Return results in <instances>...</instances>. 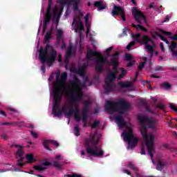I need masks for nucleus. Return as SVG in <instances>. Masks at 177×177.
<instances>
[{"instance_id": "13", "label": "nucleus", "mask_w": 177, "mask_h": 177, "mask_svg": "<svg viewBox=\"0 0 177 177\" xmlns=\"http://www.w3.org/2000/svg\"><path fill=\"white\" fill-rule=\"evenodd\" d=\"M112 15L120 16L123 21H127V17H125V11H124V8L120 6H117L115 4L113 5V8L112 10Z\"/></svg>"}, {"instance_id": "27", "label": "nucleus", "mask_w": 177, "mask_h": 177, "mask_svg": "<svg viewBox=\"0 0 177 177\" xmlns=\"http://www.w3.org/2000/svg\"><path fill=\"white\" fill-rule=\"evenodd\" d=\"M165 164H167L165 161H162L158 160L156 164L157 171H161L162 169H164V167H165Z\"/></svg>"}, {"instance_id": "30", "label": "nucleus", "mask_w": 177, "mask_h": 177, "mask_svg": "<svg viewBox=\"0 0 177 177\" xmlns=\"http://www.w3.org/2000/svg\"><path fill=\"white\" fill-rule=\"evenodd\" d=\"M52 31L53 29L48 30L44 36V41L46 43L49 42L52 39Z\"/></svg>"}, {"instance_id": "8", "label": "nucleus", "mask_w": 177, "mask_h": 177, "mask_svg": "<svg viewBox=\"0 0 177 177\" xmlns=\"http://www.w3.org/2000/svg\"><path fill=\"white\" fill-rule=\"evenodd\" d=\"M141 135L145 142L148 154L150 156L151 158H153L154 156V136L151 135L149 138L147 136V129L146 128V126H144L141 129Z\"/></svg>"}, {"instance_id": "24", "label": "nucleus", "mask_w": 177, "mask_h": 177, "mask_svg": "<svg viewBox=\"0 0 177 177\" xmlns=\"http://www.w3.org/2000/svg\"><path fill=\"white\" fill-rule=\"evenodd\" d=\"M66 57L64 59V63H68V59L71 57L73 55V46H69L68 48L66 50Z\"/></svg>"}, {"instance_id": "20", "label": "nucleus", "mask_w": 177, "mask_h": 177, "mask_svg": "<svg viewBox=\"0 0 177 177\" xmlns=\"http://www.w3.org/2000/svg\"><path fill=\"white\" fill-rule=\"evenodd\" d=\"M93 56H100V53L97 51H92L91 49L88 50L87 54L86 55L87 60H91Z\"/></svg>"}, {"instance_id": "48", "label": "nucleus", "mask_w": 177, "mask_h": 177, "mask_svg": "<svg viewBox=\"0 0 177 177\" xmlns=\"http://www.w3.org/2000/svg\"><path fill=\"white\" fill-rule=\"evenodd\" d=\"M145 64H146V62H141L138 68V71H142L143 68H145Z\"/></svg>"}, {"instance_id": "51", "label": "nucleus", "mask_w": 177, "mask_h": 177, "mask_svg": "<svg viewBox=\"0 0 177 177\" xmlns=\"http://www.w3.org/2000/svg\"><path fill=\"white\" fill-rule=\"evenodd\" d=\"M125 60L127 62H131L132 60V55L131 54H126Z\"/></svg>"}, {"instance_id": "46", "label": "nucleus", "mask_w": 177, "mask_h": 177, "mask_svg": "<svg viewBox=\"0 0 177 177\" xmlns=\"http://www.w3.org/2000/svg\"><path fill=\"white\" fill-rule=\"evenodd\" d=\"M142 37V35L140 33H137L136 35H133V39H134V41H139L140 38Z\"/></svg>"}, {"instance_id": "2", "label": "nucleus", "mask_w": 177, "mask_h": 177, "mask_svg": "<svg viewBox=\"0 0 177 177\" xmlns=\"http://www.w3.org/2000/svg\"><path fill=\"white\" fill-rule=\"evenodd\" d=\"M84 88H86V83L81 82L80 79L74 77L73 81L70 82L68 87L65 89V95L72 103H80L83 97L80 91H82Z\"/></svg>"}, {"instance_id": "61", "label": "nucleus", "mask_w": 177, "mask_h": 177, "mask_svg": "<svg viewBox=\"0 0 177 177\" xmlns=\"http://www.w3.org/2000/svg\"><path fill=\"white\" fill-rule=\"evenodd\" d=\"M30 135H32V136L35 138V139L38 138V134H37V133L34 131H30Z\"/></svg>"}, {"instance_id": "45", "label": "nucleus", "mask_w": 177, "mask_h": 177, "mask_svg": "<svg viewBox=\"0 0 177 177\" xmlns=\"http://www.w3.org/2000/svg\"><path fill=\"white\" fill-rule=\"evenodd\" d=\"M86 23V35H88V34H89V30H91V24L89 23V21H87L85 22Z\"/></svg>"}, {"instance_id": "41", "label": "nucleus", "mask_w": 177, "mask_h": 177, "mask_svg": "<svg viewBox=\"0 0 177 177\" xmlns=\"http://www.w3.org/2000/svg\"><path fill=\"white\" fill-rule=\"evenodd\" d=\"M52 5H53V1L48 0V6L46 10L47 12H50L51 10L53 12V10H55L53 7H52Z\"/></svg>"}, {"instance_id": "43", "label": "nucleus", "mask_w": 177, "mask_h": 177, "mask_svg": "<svg viewBox=\"0 0 177 177\" xmlns=\"http://www.w3.org/2000/svg\"><path fill=\"white\" fill-rule=\"evenodd\" d=\"M99 124H100L99 120L94 121L93 123L91 125V129H95V128H97V127H99Z\"/></svg>"}, {"instance_id": "36", "label": "nucleus", "mask_w": 177, "mask_h": 177, "mask_svg": "<svg viewBox=\"0 0 177 177\" xmlns=\"http://www.w3.org/2000/svg\"><path fill=\"white\" fill-rule=\"evenodd\" d=\"M155 34L156 35H157V37H158V38L161 39V41H163V42H165V44H169V41H168L167 38L164 37V36H162V35L159 34L157 32H156Z\"/></svg>"}, {"instance_id": "55", "label": "nucleus", "mask_w": 177, "mask_h": 177, "mask_svg": "<svg viewBox=\"0 0 177 177\" xmlns=\"http://www.w3.org/2000/svg\"><path fill=\"white\" fill-rule=\"evenodd\" d=\"M140 103L142 104V106H144V107H147V102H146V100H141Z\"/></svg>"}, {"instance_id": "52", "label": "nucleus", "mask_w": 177, "mask_h": 177, "mask_svg": "<svg viewBox=\"0 0 177 177\" xmlns=\"http://www.w3.org/2000/svg\"><path fill=\"white\" fill-rule=\"evenodd\" d=\"M169 107H170V109H171V110H174V111L177 113V106H175L174 104H170Z\"/></svg>"}, {"instance_id": "29", "label": "nucleus", "mask_w": 177, "mask_h": 177, "mask_svg": "<svg viewBox=\"0 0 177 177\" xmlns=\"http://www.w3.org/2000/svg\"><path fill=\"white\" fill-rule=\"evenodd\" d=\"M118 85L120 88H131L132 83L130 82H119Z\"/></svg>"}, {"instance_id": "28", "label": "nucleus", "mask_w": 177, "mask_h": 177, "mask_svg": "<svg viewBox=\"0 0 177 177\" xmlns=\"http://www.w3.org/2000/svg\"><path fill=\"white\" fill-rule=\"evenodd\" d=\"M27 162H24L25 164H32V162H35V159H34V156L32 153H29L26 155Z\"/></svg>"}, {"instance_id": "44", "label": "nucleus", "mask_w": 177, "mask_h": 177, "mask_svg": "<svg viewBox=\"0 0 177 177\" xmlns=\"http://www.w3.org/2000/svg\"><path fill=\"white\" fill-rule=\"evenodd\" d=\"M74 132H75V136H80V127L75 126L74 127Z\"/></svg>"}, {"instance_id": "15", "label": "nucleus", "mask_w": 177, "mask_h": 177, "mask_svg": "<svg viewBox=\"0 0 177 177\" xmlns=\"http://www.w3.org/2000/svg\"><path fill=\"white\" fill-rule=\"evenodd\" d=\"M120 57V53L116 52L112 55V58L111 59L110 64L113 66V73H114L115 75L118 74V58Z\"/></svg>"}, {"instance_id": "62", "label": "nucleus", "mask_w": 177, "mask_h": 177, "mask_svg": "<svg viewBox=\"0 0 177 177\" xmlns=\"http://www.w3.org/2000/svg\"><path fill=\"white\" fill-rule=\"evenodd\" d=\"M160 47L162 52L164 53L165 52V48H164V44H162V42L160 43Z\"/></svg>"}, {"instance_id": "53", "label": "nucleus", "mask_w": 177, "mask_h": 177, "mask_svg": "<svg viewBox=\"0 0 177 177\" xmlns=\"http://www.w3.org/2000/svg\"><path fill=\"white\" fill-rule=\"evenodd\" d=\"M160 31L162 32V34H163V35H172L171 32H167L164 30H160Z\"/></svg>"}, {"instance_id": "17", "label": "nucleus", "mask_w": 177, "mask_h": 177, "mask_svg": "<svg viewBox=\"0 0 177 177\" xmlns=\"http://www.w3.org/2000/svg\"><path fill=\"white\" fill-rule=\"evenodd\" d=\"M77 24V28H75V32H77L79 31V32H81L82 31H85V27L84 26V24H82V21H81L80 18H74L73 21V25Z\"/></svg>"}, {"instance_id": "50", "label": "nucleus", "mask_w": 177, "mask_h": 177, "mask_svg": "<svg viewBox=\"0 0 177 177\" xmlns=\"http://www.w3.org/2000/svg\"><path fill=\"white\" fill-rule=\"evenodd\" d=\"M60 20V14H57L55 15V19L53 20V21H55V24H59V21Z\"/></svg>"}, {"instance_id": "9", "label": "nucleus", "mask_w": 177, "mask_h": 177, "mask_svg": "<svg viewBox=\"0 0 177 177\" xmlns=\"http://www.w3.org/2000/svg\"><path fill=\"white\" fill-rule=\"evenodd\" d=\"M95 60L96 63L98 64L95 66V70L96 71H99V73H103V71H104V69L103 68L104 64H107V66H110V62H108L107 57L103 55H100V57H95Z\"/></svg>"}, {"instance_id": "21", "label": "nucleus", "mask_w": 177, "mask_h": 177, "mask_svg": "<svg viewBox=\"0 0 177 177\" xmlns=\"http://www.w3.org/2000/svg\"><path fill=\"white\" fill-rule=\"evenodd\" d=\"M69 3H71L73 6V10L75 12H78L80 10V8L78 7L81 3L80 0H70Z\"/></svg>"}, {"instance_id": "49", "label": "nucleus", "mask_w": 177, "mask_h": 177, "mask_svg": "<svg viewBox=\"0 0 177 177\" xmlns=\"http://www.w3.org/2000/svg\"><path fill=\"white\" fill-rule=\"evenodd\" d=\"M135 44H136V42H135V41H131L126 47V49H128L129 50V49H131L132 48V46H135Z\"/></svg>"}, {"instance_id": "19", "label": "nucleus", "mask_w": 177, "mask_h": 177, "mask_svg": "<svg viewBox=\"0 0 177 177\" xmlns=\"http://www.w3.org/2000/svg\"><path fill=\"white\" fill-rule=\"evenodd\" d=\"M157 119L154 118H149L148 119V127L154 131L156 129V127H157Z\"/></svg>"}, {"instance_id": "31", "label": "nucleus", "mask_w": 177, "mask_h": 177, "mask_svg": "<svg viewBox=\"0 0 177 177\" xmlns=\"http://www.w3.org/2000/svg\"><path fill=\"white\" fill-rule=\"evenodd\" d=\"M83 108H82V111H88L89 112V106H91V101L87 100L84 101L83 102Z\"/></svg>"}, {"instance_id": "64", "label": "nucleus", "mask_w": 177, "mask_h": 177, "mask_svg": "<svg viewBox=\"0 0 177 177\" xmlns=\"http://www.w3.org/2000/svg\"><path fill=\"white\" fill-rule=\"evenodd\" d=\"M162 71V66H157L155 68V71Z\"/></svg>"}, {"instance_id": "3", "label": "nucleus", "mask_w": 177, "mask_h": 177, "mask_svg": "<svg viewBox=\"0 0 177 177\" xmlns=\"http://www.w3.org/2000/svg\"><path fill=\"white\" fill-rule=\"evenodd\" d=\"M102 138V134L91 133L90 138L85 140L84 147L87 154L92 157H103L104 151L100 147L96 146L99 143V140Z\"/></svg>"}, {"instance_id": "57", "label": "nucleus", "mask_w": 177, "mask_h": 177, "mask_svg": "<svg viewBox=\"0 0 177 177\" xmlns=\"http://www.w3.org/2000/svg\"><path fill=\"white\" fill-rule=\"evenodd\" d=\"M133 64H135V61L132 60V61H129V62L127 64V67H132V66H133Z\"/></svg>"}, {"instance_id": "33", "label": "nucleus", "mask_w": 177, "mask_h": 177, "mask_svg": "<svg viewBox=\"0 0 177 177\" xmlns=\"http://www.w3.org/2000/svg\"><path fill=\"white\" fill-rule=\"evenodd\" d=\"M149 118L143 117V116H138V121H140V124H142L144 125H145V124H146V122H148Z\"/></svg>"}, {"instance_id": "42", "label": "nucleus", "mask_w": 177, "mask_h": 177, "mask_svg": "<svg viewBox=\"0 0 177 177\" xmlns=\"http://www.w3.org/2000/svg\"><path fill=\"white\" fill-rule=\"evenodd\" d=\"M57 3L61 5V6H62V8H64V6L66 5H67V3H68V1H67V0H58Z\"/></svg>"}, {"instance_id": "32", "label": "nucleus", "mask_w": 177, "mask_h": 177, "mask_svg": "<svg viewBox=\"0 0 177 177\" xmlns=\"http://www.w3.org/2000/svg\"><path fill=\"white\" fill-rule=\"evenodd\" d=\"M160 87H162V89H165V91H169L170 88H172V86L168 82H165L160 84Z\"/></svg>"}, {"instance_id": "39", "label": "nucleus", "mask_w": 177, "mask_h": 177, "mask_svg": "<svg viewBox=\"0 0 177 177\" xmlns=\"http://www.w3.org/2000/svg\"><path fill=\"white\" fill-rule=\"evenodd\" d=\"M73 103H75V109H74L75 115L80 114V105L78 104L79 102H73Z\"/></svg>"}, {"instance_id": "54", "label": "nucleus", "mask_w": 177, "mask_h": 177, "mask_svg": "<svg viewBox=\"0 0 177 177\" xmlns=\"http://www.w3.org/2000/svg\"><path fill=\"white\" fill-rule=\"evenodd\" d=\"M138 30L140 28V30H142V31H147V29L146 28L143 27V26L138 24L137 25Z\"/></svg>"}, {"instance_id": "18", "label": "nucleus", "mask_w": 177, "mask_h": 177, "mask_svg": "<svg viewBox=\"0 0 177 177\" xmlns=\"http://www.w3.org/2000/svg\"><path fill=\"white\" fill-rule=\"evenodd\" d=\"M49 143H53V145H54V146H56V147H59V142H57V141L55 140H45L43 142V146L46 149V150H48V151H52V149H50V148H49V146H48V144Z\"/></svg>"}, {"instance_id": "26", "label": "nucleus", "mask_w": 177, "mask_h": 177, "mask_svg": "<svg viewBox=\"0 0 177 177\" xmlns=\"http://www.w3.org/2000/svg\"><path fill=\"white\" fill-rule=\"evenodd\" d=\"M127 167L128 168H130L131 169L134 171L137 177H140V176H139V170L138 169V167H135V165H133V163H132L131 162H129Z\"/></svg>"}, {"instance_id": "34", "label": "nucleus", "mask_w": 177, "mask_h": 177, "mask_svg": "<svg viewBox=\"0 0 177 177\" xmlns=\"http://www.w3.org/2000/svg\"><path fill=\"white\" fill-rule=\"evenodd\" d=\"M63 37V30H57V42H60V40L62 39Z\"/></svg>"}, {"instance_id": "63", "label": "nucleus", "mask_w": 177, "mask_h": 177, "mask_svg": "<svg viewBox=\"0 0 177 177\" xmlns=\"http://www.w3.org/2000/svg\"><path fill=\"white\" fill-rule=\"evenodd\" d=\"M43 165L44 167H50V165H52V163H50V162L46 161L43 163Z\"/></svg>"}, {"instance_id": "37", "label": "nucleus", "mask_w": 177, "mask_h": 177, "mask_svg": "<svg viewBox=\"0 0 177 177\" xmlns=\"http://www.w3.org/2000/svg\"><path fill=\"white\" fill-rule=\"evenodd\" d=\"M120 71H122V73L118 77V80H122V78H124V76L127 75V70H125L124 68H121Z\"/></svg>"}, {"instance_id": "22", "label": "nucleus", "mask_w": 177, "mask_h": 177, "mask_svg": "<svg viewBox=\"0 0 177 177\" xmlns=\"http://www.w3.org/2000/svg\"><path fill=\"white\" fill-rule=\"evenodd\" d=\"M117 78L116 75L114 74V72L111 71L109 73L107 77L105 79V82H113L114 80Z\"/></svg>"}, {"instance_id": "11", "label": "nucleus", "mask_w": 177, "mask_h": 177, "mask_svg": "<svg viewBox=\"0 0 177 177\" xmlns=\"http://www.w3.org/2000/svg\"><path fill=\"white\" fill-rule=\"evenodd\" d=\"M11 149L13 147L19 148L17 151V156L19 157V159L17 160V165L18 167H24L26 165L25 162H23V160H24V151L21 149V146L19 145L12 144L10 145Z\"/></svg>"}, {"instance_id": "10", "label": "nucleus", "mask_w": 177, "mask_h": 177, "mask_svg": "<svg viewBox=\"0 0 177 177\" xmlns=\"http://www.w3.org/2000/svg\"><path fill=\"white\" fill-rule=\"evenodd\" d=\"M57 14V11H56V10H53V12L50 11H46L43 24V31H45L46 28H48V24L50 23V19L55 20Z\"/></svg>"}, {"instance_id": "12", "label": "nucleus", "mask_w": 177, "mask_h": 177, "mask_svg": "<svg viewBox=\"0 0 177 177\" xmlns=\"http://www.w3.org/2000/svg\"><path fill=\"white\" fill-rule=\"evenodd\" d=\"M132 15L134 17V19L137 23L139 24H142V21H140L141 19L144 20L145 23H147V19H146V16L142 13V11L138 10V8L134 7L131 9Z\"/></svg>"}, {"instance_id": "16", "label": "nucleus", "mask_w": 177, "mask_h": 177, "mask_svg": "<svg viewBox=\"0 0 177 177\" xmlns=\"http://www.w3.org/2000/svg\"><path fill=\"white\" fill-rule=\"evenodd\" d=\"M117 86L114 82H105V85L104 86V89L105 91V94L110 93V92H115Z\"/></svg>"}, {"instance_id": "14", "label": "nucleus", "mask_w": 177, "mask_h": 177, "mask_svg": "<svg viewBox=\"0 0 177 177\" xmlns=\"http://www.w3.org/2000/svg\"><path fill=\"white\" fill-rule=\"evenodd\" d=\"M137 42L138 44H142V45H145V48L147 49V52H151V57L153 56V53H154V48L149 44L148 35H143L141 37V39L138 40Z\"/></svg>"}, {"instance_id": "38", "label": "nucleus", "mask_w": 177, "mask_h": 177, "mask_svg": "<svg viewBox=\"0 0 177 177\" xmlns=\"http://www.w3.org/2000/svg\"><path fill=\"white\" fill-rule=\"evenodd\" d=\"M33 169H35V171H39V172H44V171L46 169V167H42V166L34 165Z\"/></svg>"}, {"instance_id": "6", "label": "nucleus", "mask_w": 177, "mask_h": 177, "mask_svg": "<svg viewBox=\"0 0 177 177\" xmlns=\"http://www.w3.org/2000/svg\"><path fill=\"white\" fill-rule=\"evenodd\" d=\"M131 107V105L129 104L124 100H120L118 102L114 101H107L105 104V110L108 111L109 114H113V113H119V114H124L122 110H128Z\"/></svg>"}, {"instance_id": "47", "label": "nucleus", "mask_w": 177, "mask_h": 177, "mask_svg": "<svg viewBox=\"0 0 177 177\" xmlns=\"http://www.w3.org/2000/svg\"><path fill=\"white\" fill-rule=\"evenodd\" d=\"M88 111H82V120H88Z\"/></svg>"}, {"instance_id": "58", "label": "nucleus", "mask_w": 177, "mask_h": 177, "mask_svg": "<svg viewBox=\"0 0 177 177\" xmlns=\"http://www.w3.org/2000/svg\"><path fill=\"white\" fill-rule=\"evenodd\" d=\"M75 115V120L77 121V122H80L81 121V116H80V114L74 115Z\"/></svg>"}, {"instance_id": "7", "label": "nucleus", "mask_w": 177, "mask_h": 177, "mask_svg": "<svg viewBox=\"0 0 177 177\" xmlns=\"http://www.w3.org/2000/svg\"><path fill=\"white\" fill-rule=\"evenodd\" d=\"M59 77H60V80H59ZM67 73L64 72L61 74L58 73L55 76L56 82L53 86V97H57L59 96H63V93L66 95L65 91L67 88H64V85H66V81H67ZM63 89H64L63 91Z\"/></svg>"}, {"instance_id": "25", "label": "nucleus", "mask_w": 177, "mask_h": 177, "mask_svg": "<svg viewBox=\"0 0 177 177\" xmlns=\"http://www.w3.org/2000/svg\"><path fill=\"white\" fill-rule=\"evenodd\" d=\"M73 71L75 73V74H78V75H80L81 77H84L85 75V67L78 68H75Z\"/></svg>"}, {"instance_id": "1", "label": "nucleus", "mask_w": 177, "mask_h": 177, "mask_svg": "<svg viewBox=\"0 0 177 177\" xmlns=\"http://www.w3.org/2000/svg\"><path fill=\"white\" fill-rule=\"evenodd\" d=\"M115 122L119 128H124V127H126V129H127L128 132L124 131L122 133L123 139L124 142H127V149L133 150V149H135V147L138 146L139 138H138L136 135L133 134V130L131 128L132 124H127L121 115H116Z\"/></svg>"}, {"instance_id": "23", "label": "nucleus", "mask_w": 177, "mask_h": 177, "mask_svg": "<svg viewBox=\"0 0 177 177\" xmlns=\"http://www.w3.org/2000/svg\"><path fill=\"white\" fill-rule=\"evenodd\" d=\"M94 8H97V10H103L106 9V6L103 1H97L94 3Z\"/></svg>"}, {"instance_id": "4", "label": "nucleus", "mask_w": 177, "mask_h": 177, "mask_svg": "<svg viewBox=\"0 0 177 177\" xmlns=\"http://www.w3.org/2000/svg\"><path fill=\"white\" fill-rule=\"evenodd\" d=\"M54 102L53 104V112L54 117H57L60 118L63 113L65 114L66 118H71L73 114L75 115L74 108L73 106H65L62 109L60 108V103L63 100V95L59 97H54Z\"/></svg>"}, {"instance_id": "59", "label": "nucleus", "mask_w": 177, "mask_h": 177, "mask_svg": "<svg viewBox=\"0 0 177 177\" xmlns=\"http://www.w3.org/2000/svg\"><path fill=\"white\" fill-rule=\"evenodd\" d=\"M140 154H142V155L146 154V149L145 148V147L143 145L141 146Z\"/></svg>"}, {"instance_id": "40", "label": "nucleus", "mask_w": 177, "mask_h": 177, "mask_svg": "<svg viewBox=\"0 0 177 177\" xmlns=\"http://www.w3.org/2000/svg\"><path fill=\"white\" fill-rule=\"evenodd\" d=\"M53 165L55 167V168H57V169H62V167H63V165L59 163V162L57 161H54L53 162Z\"/></svg>"}, {"instance_id": "5", "label": "nucleus", "mask_w": 177, "mask_h": 177, "mask_svg": "<svg viewBox=\"0 0 177 177\" xmlns=\"http://www.w3.org/2000/svg\"><path fill=\"white\" fill-rule=\"evenodd\" d=\"M57 57V52L50 44H48L46 45L44 49V47L41 46L39 50V59L41 63H48V66L50 67L56 60Z\"/></svg>"}, {"instance_id": "35", "label": "nucleus", "mask_w": 177, "mask_h": 177, "mask_svg": "<svg viewBox=\"0 0 177 177\" xmlns=\"http://www.w3.org/2000/svg\"><path fill=\"white\" fill-rule=\"evenodd\" d=\"M176 48H177V44L174 41H172L169 46V50L172 53V55L174 54V52H176V50H175Z\"/></svg>"}, {"instance_id": "56", "label": "nucleus", "mask_w": 177, "mask_h": 177, "mask_svg": "<svg viewBox=\"0 0 177 177\" xmlns=\"http://www.w3.org/2000/svg\"><path fill=\"white\" fill-rule=\"evenodd\" d=\"M156 107H158V108L160 109L161 110H164V109H165V105H164V104L158 103V104L156 105Z\"/></svg>"}, {"instance_id": "60", "label": "nucleus", "mask_w": 177, "mask_h": 177, "mask_svg": "<svg viewBox=\"0 0 177 177\" xmlns=\"http://www.w3.org/2000/svg\"><path fill=\"white\" fill-rule=\"evenodd\" d=\"M128 31H129V30L127 28H124L123 29V31H122V35L124 36V35H128V34L127 33Z\"/></svg>"}]
</instances>
